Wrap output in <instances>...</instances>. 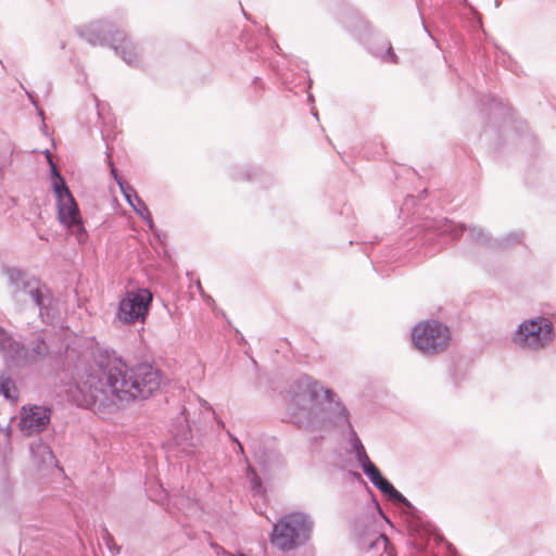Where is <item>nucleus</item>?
Here are the masks:
<instances>
[{
	"instance_id": "f257e3e1",
	"label": "nucleus",
	"mask_w": 556,
	"mask_h": 556,
	"mask_svg": "<svg viewBox=\"0 0 556 556\" xmlns=\"http://www.w3.org/2000/svg\"><path fill=\"white\" fill-rule=\"evenodd\" d=\"M162 382L161 370L151 364L130 367L114 351L98 348L76 383L77 404L98 414L109 413L118 402L148 399Z\"/></svg>"
},
{
	"instance_id": "f03ea898",
	"label": "nucleus",
	"mask_w": 556,
	"mask_h": 556,
	"mask_svg": "<svg viewBox=\"0 0 556 556\" xmlns=\"http://www.w3.org/2000/svg\"><path fill=\"white\" fill-rule=\"evenodd\" d=\"M290 422L307 431L351 427L350 414L338 395L309 376H301L287 392Z\"/></svg>"
},
{
	"instance_id": "7ed1b4c3",
	"label": "nucleus",
	"mask_w": 556,
	"mask_h": 556,
	"mask_svg": "<svg viewBox=\"0 0 556 556\" xmlns=\"http://www.w3.org/2000/svg\"><path fill=\"white\" fill-rule=\"evenodd\" d=\"M1 274L7 277L11 299L15 303H33L43 323H53L58 315V300L45 282L15 266L2 265Z\"/></svg>"
},
{
	"instance_id": "20e7f679",
	"label": "nucleus",
	"mask_w": 556,
	"mask_h": 556,
	"mask_svg": "<svg viewBox=\"0 0 556 556\" xmlns=\"http://www.w3.org/2000/svg\"><path fill=\"white\" fill-rule=\"evenodd\" d=\"M313 527L309 515L302 511L287 514L274 525L270 542L279 551H293L311 540Z\"/></svg>"
},
{
	"instance_id": "39448f33",
	"label": "nucleus",
	"mask_w": 556,
	"mask_h": 556,
	"mask_svg": "<svg viewBox=\"0 0 556 556\" xmlns=\"http://www.w3.org/2000/svg\"><path fill=\"white\" fill-rule=\"evenodd\" d=\"M0 353L9 367H28L46 359L50 353L47 342L38 337L29 346L15 340L7 331L0 332Z\"/></svg>"
},
{
	"instance_id": "423d86ee",
	"label": "nucleus",
	"mask_w": 556,
	"mask_h": 556,
	"mask_svg": "<svg viewBox=\"0 0 556 556\" xmlns=\"http://www.w3.org/2000/svg\"><path fill=\"white\" fill-rule=\"evenodd\" d=\"M555 339L553 323L546 317L526 319L511 334V342L526 352H539Z\"/></svg>"
},
{
	"instance_id": "0eeeda50",
	"label": "nucleus",
	"mask_w": 556,
	"mask_h": 556,
	"mask_svg": "<svg viewBox=\"0 0 556 556\" xmlns=\"http://www.w3.org/2000/svg\"><path fill=\"white\" fill-rule=\"evenodd\" d=\"M48 160L52 167V174L55 175L58 179L53 184L58 203V218L61 224L68 227L72 232L75 233L78 242H84L87 239V231L84 228L77 203L70 189L67 188L64 179L59 174L50 155H48Z\"/></svg>"
},
{
	"instance_id": "6e6552de",
	"label": "nucleus",
	"mask_w": 556,
	"mask_h": 556,
	"mask_svg": "<svg viewBox=\"0 0 556 556\" xmlns=\"http://www.w3.org/2000/svg\"><path fill=\"white\" fill-rule=\"evenodd\" d=\"M415 348L425 355L443 352L450 344V330L443 324L430 320L416 325L412 332Z\"/></svg>"
},
{
	"instance_id": "1a4fd4ad",
	"label": "nucleus",
	"mask_w": 556,
	"mask_h": 556,
	"mask_svg": "<svg viewBox=\"0 0 556 556\" xmlns=\"http://www.w3.org/2000/svg\"><path fill=\"white\" fill-rule=\"evenodd\" d=\"M151 300L152 294L147 289H141L138 292H127L126 296L119 302L116 314L117 318L125 324L143 320L148 313Z\"/></svg>"
},
{
	"instance_id": "9d476101",
	"label": "nucleus",
	"mask_w": 556,
	"mask_h": 556,
	"mask_svg": "<svg viewBox=\"0 0 556 556\" xmlns=\"http://www.w3.org/2000/svg\"><path fill=\"white\" fill-rule=\"evenodd\" d=\"M50 418L51 410L47 406L23 407L20 428L26 435H33L43 431L49 425Z\"/></svg>"
},
{
	"instance_id": "9b49d317",
	"label": "nucleus",
	"mask_w": 556,
	"mask_h": 556,
	"mask_svg": "<svg viewBox=\"0 0 556 556\" xmlns=\"http://www.w3.org/2000/svg\"><path fill=\"white\" fill-rule=\"evenodd\" d=\"M88 42L91 46H101V47H110L117 54L122 56V59L127 64H135L138 59L137 48L130 40V37H87Z\"/></svg>"
},
{
	"instance_id": "f8f14e48",
	"label": "nucleus",
	"mask_w": 556,
	"mask_h": 556,
	"mask_svg": "<svg viewBox=\"0 0 556 556\" xmlns=\"http://www.w3.org/2000/svg\"><path fill=\"white\" fill-rule=\"evenodd\" d=\"M425 227L434 235L440 237L450 236L453 240L457 239L466 230L465 225H454L448 219L428 222Z\"/></svg>"
},
{
	"instance_id": "ddd939ff",
	"label": "nucleus",
	"mask_w": 556,
	"mask_h": 556,
	"mask_svg": "<svg viewBox=\"0 0 556 556\" xmlns=\"http://www.w3.org/2000/svg\"><path fill=\"white\" fill-rule=\"evenodd\" d=\"M122 193L127 201V203L135 210V212L143 218L149 227L153 228V222L151 213L144 202L138 197L136 190L129 186H122Z\"/></svg>"
},
{
	"instance_id": "4468645a",
	"label": "nucleus",
	"mask_w": 556,
	"mask_h": 556,
	"mask_svg": "<svg viewBox=\"0 0 556 556\" xmlns=\"http://www.w3.org/2000/svg\"><path fill=\"white\" fill-rule=\"evenodd\" d=\"M365 42L370 53L387 62H395L396 55L392 51V45L387 37H368Z\"/></svg>"
},
{
	"instance_id": "2eb2a0df",
	"label": "nucleus",
	"mask_w": 556,
	"mask_h": 556,
	"mask_svg": "<svg viewBox=\"0 0 556 556\" xmlns=\"http://www.w3.org/2000/svg\"><path fill=\"white\" fill-rule=\"evenodd\" d=\"M376 488L380 490L383 494L388 495L389 498L392 500L393 502L401 504L409 509L414 508L412 503L402 493H400L393 486V484L386 478H383Z\"/></svg>"
},
{
	"instance_id": "dca6fc26",
	"label": "nucleus",
	"mask_w": 556,
	"mask_h": 556,
	"mask_svg": "<svg viewBox=\"0 0 556 556\" xmlns=\"http://www.w3.org/2000/svg\"><path fill=\"white\" fill-rule=\"evenodd\" d=\"M30 452L33 456L42 464L51 465L55 460V457L50 446L43 443L41 440L33 442L30 444Z\"/></svg>"
},
{
	"instance_id": "f3484780",
	"label": "nucleus",
	"mask_w": 556,
	"mask_h": 556,
	"mask_svg": "<svg viewBox=\"0 0 556 556\" xmlns=\"http://www.w3.org/2000/svg\"><path fill=\"white\" fill-rule=\"evenodd\" d=\"M0 394L11 401H15L17 399L16 386L12 378L5 372H0Z\"/></svg>"
},
{
	"instance_id": "a211bd4d",
	"label": "nucleus",
	"mask_w": 556,
	"mask_h": 556,
	"mask_svg": "<svg viewBox=\"0 0 556 556\" xmlns=\"http://www.w3.org/2000/svg\"><path fill=\"white\" fill-rule=\"evenodd\" d=\"M350 432V435H351V445H352V448L353 451L355 452V457L357 459V462L359 463V465H362L363 463L369 460L370 458L368 457L366 451H365V447L363 445V443L361 442V440L358 439L357 437V433L354 431L353 427H348L346 428Z\"/></svg>"
},
{
	"instance_id": "6ab92c4d",
	"label": "nucleus",
	"mask_w": 556,
	"mask_h": 556,
	"mask_svg": "<svg viewBox=\"0 0 556 556\" xmlns=\"http://www.w3.org/2000/svg\"><path fill=\"white\" fill-rule=\"evenodd\" d=\"M468 238L470 241L479 244H488L490 242L489 235L479 227H470L468 229Z\"/></svg>"
},
{
	"instance_id": "aec40b11",
	"label": "nucleus",
	"mask_w": 556,
	"mask_h": 556,
	"mask_svg": "<svg viewBox=\"0 0 556 556\" xmlns=\"http://www.w3.org/2000/svg\"><path fill=\"white\" fill-rule=\"evenodd\" d=\"M247 475L248 478L250 479L253 490L256 493H260L262 491V480L251 465H248Z\"/></svg>"
},
{
	"instance_id": "412c9836",
	"label": "nucleus",
	"mask_w": 556,
	"mask_h": 556,
	"mask_svg": "<svg viewBox=\"0 0 556 556\" xmlns=\"http://www.w3.org/2000/svg\"><path fill=\"white\" fill-rule=\"evenodd\" d=\"M389 540L384 534H378L374 540L369 542L368 548L383 549L387 551Z\"/></svg>"
},
{
	"instance_id": "4be33fe9",
	"label": "nucleus",
	"mask_w": 556,
	"mask_h": 556,
	"mask_svg": "<svg viewBox=\"0 0 556 556\" xmlns=\"http://www.w3.org/2000/svg\"><path fill=\"white\" fill-rule=\"evenodd\" d=\"M361 467L369 480H374L380 473V470L370 459L363 463Z\"/></svg>"
},
{
	"instance_id": "5701e85b",
	"label": "nucleus",
	"mask_w": 556,
	"mask_h": 556,
	"mask_svg": "<svg viewBox=\"0 0 556 556\" xmlns=\"http://www.w3.org/2000/svg\"><path fill=\"white\" fill-rule=\"evenodd\" d=\"M522 238V233H519V232H513V233H509L507 235L502 241H501V247L502 248H508L510 247L511 244H515L517 242H520Z\"/></svg>"
},
{
	"instance_id": "b1692460",
	"label": "nucleus",
	"mask_w": 556,
	"mask_h": 556,
	"mask_svg": "<svg viewBox=\"0 0 556 556\" xmlns=\"http://www.w3.org/2000/svg\"><path fill=\"white\" fill-rule=\"evenodd\" d=\"M110 165H111V174L113 175L115 181L117 182L119 189L122 190V185L123 187L125 186H129L126 181H124L117 174V170L115 169V167L113 166V163L110 161Z\"/></svg>"
},
{
	"instance_id": "393cba45",
	"label": "nucleus",
	"mask_w": 556,
	"mask_h": 556,
	"mask_svg": "<svg viewBox=\"0 0 556 556\" xmlns=\"http://www.w3.org/2000/svg\"><path fill=\"white\" fill-rule=\"evenodd\" d=\"M229 437L232 439L233 442H236L238 444V450L241 454H244V451H243V446L242 444L238 441V439L236 437H232L229 432H228Z\"/></svg>"
},
{
	"instance_id": "a878e982",
	"label": "nucleus",
	"mask_w": 556,
	"mask_h": 556,
	"mask_svg": "<svg viewBox=\"0 0 556 556\" xmlns=\"http://www.w3.org/2000/svg\"><path fill=\"white\" fill-rule=\"evenodd\" d=\"M383 478H384V477H383V476L381 475V472H380L378 476H376V478H374V480H370V482H371L375 486H377V485H378V483H380V482H381V480H382Z\"/></svg>"
},
{
	"instance_id": "bb28decb",
	"label": "nucleus",
	"mask_w": 556,
	"mask_h": 556,
	"mask_svg": "<svg viewBox=\"0 0 556 556\" xmlns=\"http://www.w3.org/2000/svg\"><path fill=\"white\" fill-rule=\"evenodd\" d=\"M446 547H447L448 552L451 553V555L455 556L457 554L456 548L451 543L446 542Z\"/></svg>"
},
{
	"instance_id": "cd10ccee",
	"label": "nucleus",
	"mask_w": 556,
	"mask_h": 556,
	"mask_svg": "<svg viewBox=\"0 0 556 556\" xmlns=\"http://www.w3.org/2000/svg\"><path fill=\"white\" fill-rule=\"evenodd\" d=\"M312 113H313V115H314L315 117H317V116H318V113H317V111H316V110H313V112H312Z\"/></svg>"
},
{
	"instance_id": "c85d7f7f",
	"label": "nucleus",
	"mask_w": 556,
	"mask_h": 556,
	"mask_svg": "<svg viewBox=\"0 0 556 556\" xmlns=\"http://www.w3.org/2000/svg\"><path fill=\"white\" fill-rule=\"evenodd\" d=\"M354 476L357 478V479H361V475L358 472H354Z\"/></svg>"
},
{
	"instance_id": "c756f323",
	"label": "nucleus",
	"mask_w": 556,
	"mask_h": 556,
	"mask_svg": "<svg viewBox=\"0 0 556 556\" xmlns=\"http://www.w3.org/2000/svg\"><path fill=\"white\" fill-rule=\"evenodd\" d=\"M431 39L434 41V43H435L437 46H439V43L435 41V37H434V36H431Z\"/></svg>"
},
{
	"instance_id": "7c9ffc66",
	"label": "nucleus",
	"mask_w": 556,
	"mask_h": 556,
	"mask_svg": "<svg viewBox=\"0 0 556 556\" xmlns=\"http://www.w3.org/2000/svg\"><path fill=\"white\" fill-rule=\"evenodd\" d=\"M7 152H8V153H11V152H12V150H11V148H10V147H8Z\"/></svg>"
},
{
	"instance_id": "2f4dec72",
	"label": "nucleus",
	"mask_w": 556,
	"mask_h": 556,
	"mask_svg": "<svg viewBox=\"0 0 556 556\" xmlns=\"http://www.w3.org/2000/svg\"><path fill=\"white\" fill-rule=\"evenodd\" d=\"M4 331H5V330H4L2 327H0V332H4Z\"/></svg>"
}]
</instances>
